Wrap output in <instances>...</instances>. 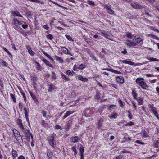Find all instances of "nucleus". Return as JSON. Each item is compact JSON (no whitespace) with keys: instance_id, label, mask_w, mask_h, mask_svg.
Listing matches in <instances>:
<instances>
[{"instance_id":"a211bd4d","label":"nucleus","mask_w":159,"mask_h":159,"mask_svg":"<svg viewBox=\"0 0 159 159\" xmlns=\"http://www.w3.org/2000/svg\"><path fill=\"white\" fill-rule=\"evenodd\" d=\"M11 154L13 157V159H15L18 156V154L17 151L14 149H12V151Z\"/></svg>"},{"instance_id":"58836bf2","label":"nucleus","mask_w":159,"mask_h":159,"mask_svg":"<svg viewBox=\"0 0 159 159\" xmlns=\"http://www.w3.org/2000/svg\"><path fill=\"white\" fill-rule=\"evenodd\" d=\"M53 154L50 151H48L47 153V156L49 158H52V156Z\"/></svg>"},{"instance_id":"f03ea898","label":"nucleus","mask_w":159,"mask_h":159,"mask_svg":"<svg viewBox=\"0 0 159 159\" xmlns=\"http://www.w3.org/2000/svg\"><path fill=\"white\" fill-rule=\"evenodd\" d=\"M143 78H138L136 79V82L142 88L146 89V88H148V86L146 82L143 81Z\"/></svg>"},{"instance_id":"de8ad7c7","label":"nucleus","mask_w":159,"mask_h":159,"mask_svg":"<svg viewBox=\"0 0 159 159\" xmlns=\"http://www.w3.org/2000/svg\"><path fill=\"white\" fill-rule=\"evenodd\" d=\"M127 112L128 114V116L130 119H131L132 117V116L131 114V112L130 111H127Z\"/></svg>"},{"instance_id":"338daca9","label":"nucleus","mask_w":159,"mask_h":159,"mask_svg":"<svg viewBox=\"0 0 159 159\" xmlns=\"http://www.w3.org/2000/svg\"><path fill=\"white\" fill-rule=\"evenodd\" d=\"M134 123L132 122H128L127 123V125H134Z\"/></svg>"},{"instance_id":"1a4fd4ad","label":"nucleus","mask_w":159,"mask_h":159,"mask_svg":"<svg viewBox=\"0 0 159 159\" xmlns=\"http://www.w3.org/2000/svg\"><path fill=\"white\" fill-rule=\"evenodd\" d=\"M116 81L117 83L120 84H123L124 82V78L121 76H117L115 77Z\"/></svg>"},{"instance_id":"680f3d73","label":"nucleus","mask_w":159,"mask_h":159,"mask_svg":"<svg viewBox=\"0 0 159 159\" xmlns=\"http://www.w3.org/2000/svg\"><path fill=\"white\" fill-rule=\"evenodd\" d=\"M154 115L156 116V117L158 119H159V117H158V114L157 111H156L154 113H153Z\"/></svg>"},{"instance_id":"b1692460","label":"nucleus","mask_w":159,"mask_h":159,"mask_svg":"<svg viewBox=\"0 0 159 159\" xmlns=\"http://www.w3.org/2000/svg\"><path fill=\"white\" fill-rule=\"evenodd\" d=\"M73 113V112L70 111H68L64 115V116L63 117V119L66 118L68 116H69L70 114H72Z\"/></svg>"},{"instance_id":"a19ab883","label":"nucleus","mask_w":159,"mask_h":159,"mask_svg":"<svg viewBox=\"0 0 159 159\" xmlns=\"http://www.w3.org/2000/svg\"><path fill=\"white\" fill-rule=\"evenodd\" d=\"M65 36L67 38L68 40L71 41H73L71 37L70 36L67 35H65Z\"/></svg>"},{"instance_id":"4be33fe9","label":"nucleus","mask_w":159,"mask_h":159,"mask_svg":"<svg viewBox=\"0 0 159 159\" xmlns=\"http://www.w3.org/2000/svg\"><path fill=\"white\" fill-rule=\"evenodd\" d=\"M103 121V120L102 119H100L98 120L97 127L98 129H99L102 126V125Z\"/></svg>"},{"instance_id":"c85d7f7f","label":"nucleus","mask_w":159,"mask_h":159,"mask_svg":"<svg viewBox=\"0 0 159 159\" xmlns=\"http://www.w3.org/2000/svg\"><path fill=\"white\" fill-rule=\"evenodd\" d=\"M79 151H80L79 154L84 153V149L83 146L81 145V147L79 148Z\"/></svg>"},{"instance_id":"37998d69","label":"nucleus","mask_w":159,"mask_h":159,"mask_svg":"<svg viewBox=\"0 0 159 159\" xmlns=\"http://www.w3.org/2000/svg\"><path fill=\"white\" fill-rule=\"evenodd\" d=\"M151 110L152 111L153 113H154L156 111V108L153 106H151L150 107Z\"/></svg>"},{"instance_id":"6e6552de","label":"nucleus","mask_w":159,"mask_h":159,"mask_svg":"<svg viewBox=\"0 0 159 159\" xmlns=\"http://www.w3.org/2000/svg\"><path fill=\"white\" fill-rule=\"evenodd\" d=\"M100 34L104 37L110 39L111 37L107 34V32L105 30H100Z\"/></svg>"},{"instance_id":"3c124183","label":"nucleus","mask_w":159,"mask_h":159,"mask_svg":"<svg viewBox=\"0 0 159 159\" xmlns=\"http://www.w3.org/2000/svg\"><path fill=\"white\" fill-rule=\"evenodd\" d=\"M87 3L90 5H92V6L94 5V2L92 1L89 0L87 2Z\"/></svg>"},{"instance_id":"774afa93","label":"nucleus","mask_w":159,"mask_h":159,"mask_svg":"<svg viewBox=\"0 0 159 159\" xmlns=\"http://www.w3.org/2000/svg\"><path fill=\"white\" fill-rule=\"evenodd\" d=\"M18 159H25V158L23 156H20L18 157Z\"/></svg>"},{"instance_id":"ea45409f","label":"nucleus","mask_w":159,"mask_h":159,"mask_svg":"<svg viewBox=\"0 0 159 159\" xmlns=\"http://www.w3.org/2000/svg\"><path fill=\"white\" fill-rule=\"evenodd\" d=\"M131 103L133 105V108L135 110L137 111V106L135 104V102L134 101H132Z\"/></svg>"},{"instance_id":"8fccbe9b","label":"nucleus","mask_w":159,"mask_h":159,"mask_svg":"<svg viewBox=\"0 0 159 159\" xmlns=\"http://www.w3.org/2000/svg\"><path fill=\"white\" fill-rule=\"evenodd\" d=\"M51 1L52 2V3H53V4L58 6H59V7H61L63 8H64V7L63 6H62L61 5L59 4H58L56 3L55 2H54V1H51Z\"/></svg>"},{"instance_id":"0eeeda50","label":"nucleus","mask_w":159,"mask_h":159,"mask_svg":"<svg viewBox=\"0 0 159 159\" xmlns=\"http://www.w3.org/2000/svg\"><path fill=\"white\" fill-rule=\"evenodd\" d=\"M104 7L107 11V13L109 14H113L114 13V11L111 8V5H108L106 4L104 5Z\"/></svg>"},{"instance_id":"6ab92c4d","label":"nucleus","mask_w":159,"mask_h":159,"mask_svg":"<svg viewBox=\"0 0 159 159\" xmlns=\"http://www.w3.org/2000/svg\"><path fill=\"white\" fill-rule=\"evenodd\" d=\"M42 61L44 62V63H45L46 65L51 68H53V66L51 64L50 62L46 59H43Z\"/></svg>"},{"instance_id":"bb28decb","label":"nucleus","mask_w":159,"mask_h":159,"mask_svg":"<svg viewBox=\"0 0 159 159\" xmlns=\"http://www.w3.org/2000/svg\"><path fill=\"white\" fill-rule=\"evenodd\" d=\"M132 94L133 95V97L134 99L137 98V93L136 92V91L135 90H133L132 91Z\"/></svg>"},{"instance_id":"423d86ee","label":"nucleus","mask_w":159,"mask_h":159,"mask_svg":"<svg viewBox=\"0 0 159 159\" xmlns=\"http://www.w3.org/2000/svg\"><path fill=\"white\" fill-rule=\"evenodd\" d=\"M121 61L122 63H123L127 64L130 65H134L135 66H140L141 65H142L144 64L143 63H138L137 64H135V63L133 62L128 61L125 60H122Z\"/></svg>"},{"instance_id":"c756f323","label":"nucleus","mask_w":159,"mask_h":159,"mask_svg":"<svg viewBox=\"0 0 159 159\" xmlns=\"http://www.w3.org/2000/svg\"><path fill=\"white\" fill-rule=\"evenodd\" d=\"M86 65L84 64H81L79 66V67L78 68V69L80 70H83L84 68H86Z\"/></svg>"},{"instance_id":"a18cd8bd","label":"nucleus","mask_w":159,"mask_h":159,"mask_svg":"<svg viewBox=\"0 0 159 159\" xmlns=\"http://www.w3.org/2000/svg\"><path fill=\"white\" fill-rule=\"evenodd\" d=\"M124 157L122 155H120L116 157V159H124Z\"/></svg>"},{"instance_id":"864d4df0","label":"nucleus","mask_w":159,"mask_h":159,"mask_svg":"<svg viewBox=\"0 0 159 159\" xmlns=\"http://www.w3.org/2000/svg\"><path fill=\"white\" fill-rule=\"evenodd\" d=\"M41 113H42L43 116V117H45L47 115V112L45 111L42 110Z\"/></svg>"},{"instance_id":"052dcab7","label":"nucleus","mask_w":159,"mask_h":159,"mask_svg":"<svg viewBox=\"0 0 159 159\" xmlns=\"http://www.w3.org/2000/svg\"><path fill=\"white\" fill-rule=\"evenodd\" d=\"M115 107V106L114 105H110L109 107V110H111V108H114Z\"/></svg>"},{"instance_id":"c9c22d12","label":"nucleus","mask_w":159,"mask_h":159,"mask_svg":"<svg viewBox=\"0 0 159 159\" xmlns=\"http://www.w3.org/2000/svg\"><path fill=\"white\" fill-rule=\"evenodd\" d=\"M10 95L11 97V98L13 100V102H16V99L15 96L12 93H11L10 94Z\"/></svg>"},{"instance_id":"bf43d9fd","label":"nucleus","mask_w":159,"mask_h":159,"mask_svg":"<svg viewBox=\"0 0 159 159\" xmlns=\"http://www.w3.org/2000/svg\"><path fill=\"white\" fill-rule=\"evenodd\" d=\"M26 14L27 16L29 17H31L32 16V15L30 11L27 12H26Z\"/></svg>"},{"instance_id":"72a5a7b5","label":"nucleus","mask_w":159,"mask_h":159,"mask_svg":"<svg viewBox=\"0 0 159 159\" xmlns=\"http://www.w3.org/2000/svg\"><path fill=\"white\" fill-rule=\"evenodd\" d=\"M84 39L85 41L87 42L88 44H90L91 43H93V40H91L87 38H84Z\"/></svg>"},{"instance_id":"79ce46f5","label":"nucleus","mask_w":159,"mask_h":159,"mask_svg":"<svg viewBox=\"0 0 159 159\" xmlns=\"http://www.w3.org/2000/svg\"><path fill=\"white\" fill-rule=\"evenodd\" d=\"M119 103L121 107H123L124 106V102H123L122 101L119 99L118 100Z\"/></svg>"},{"instance_id":"49530a36","label":"nucleus","mask_w":159,"mask_h":159,"mask_svg":"<svg viewBox=\"0 0 159 159\" xmlns=\"http://www.w3.org/2000/svg\"><path fill=\"white\" fill-rule=\"evenodd\" d=\"M95 98L97 99H99L100 98V93H99L97 92L95 96Z\"/></svg>"},{"instance_id":"c03bdc74","label":"nucleus","mask_w":159,"mask_h":159,"mask_svg":"<svg viewBox=\"0 0 159 159\" xmlns=\"http://www.w3.org/2000/svg\"><path fill=\"white\" fill-rule=\"evenodd\" d=\"M54 87V86L53 85H50L48 91L49 92L52 91Z\"/></svg>"},{"instance_id":"a878e982","label":"nucleus","mask_w":159,"mask_h":159,"mask_svg":"<svg viewBox=\"0 0 159 159\" xmlns=\"http://www.w3.org/2000/svg\"><path fill=\"white\" fill-rule=\"evenodd\" d=\"M55 58L57 61H59L60 63H62L64 61L62 58L58 56H55Z\"/></svg>"},{"instance_id":"2f4dec72","label":"nucleus","mask_w":159,"mask_h":159,"mask_svg":"<svg viewBox=\"0 0 159 159\" xmlns=\"http://www.w3.org/2000/svg\"><path fill=\"white\" fill-rule=\"evenodd\" d=\"M147 59L148 60L150 61H159V60H158L156 58H153V57H148L147 58Z\"/></svg>"},{"instance_id":"412c9836","label":"nucleus","mask_w":159,"mask_h":159,"mask_svg":"<svg viewBox=\"0 0 159 159\" xmlns=\"http://www.w3.org/2000/svg\"><path fill=\"white\" fill-rule=\"evenodd\" d=\"M118 115L116 113L114 112L108 116V117L111 119L116 118Z\"/></svg>"},{"instance_id":"f257e3e1","label":"nucleus","mask_w":159,"mask_h":159,"mask_svg":"<svg viewBox=\"0 0 159 159\" xmlns=\"http://www.w3.org/2000/svg\"><path fill=\"white\" fill-rule=\"evenodd\" d=\"M143 39L140 37L136 38L134 36L133 38V40L132 41L130 40H124V43L129 46V48L134 47L137 45V44L140 43V44L142 45L143 44Z\"/></svg>"},{"instance_id":"7c9ffc66","label":"nucleus","mask_w":159,"mask_h":159,"mask_svg":"<svg viewBox=\"0 0 159 159\" xmlns=\"http://www.w3.org/2000/svg\"><path fill=\"white\" fill-rule=\"evenodd\" d=\"M159 143V140H155L153 144V146L155 148H158L159 147L158 144Z\"/></svg>"},{"instance_id":"aec40b11","label":"nucleus","mask_w":159,"mask_h":159,"mask_svg":"<svg viewBox=\"0 0 159 159\" xmlns=\"http://www.w3.org/2000/svg\"><path fill=\"white\" fill-rule=\"evenodd\" d=\"M137 100L139 105H142L143 104V99L139 97L135 99Z\"/></svg>"},{"instance_id":"7ed1b4c3","label":"nucleus","mask_w":159,"mask_h":159,"mask_svg":"<svg viewBox=\"0 0 159 159\" xmlns=\"http://www.w3.org/2000/svg\"><path fill=\"white\" fill-rule=\"evenodd\" d=\"M13 132L14 135L17 140L19 142L22 141V139L21 136L20 134V132L16 129H13Z\"/></svg>"},{"instance_id":"13d9d810","label":"nucleus","mask_w":159,"mask_h":159,"mask_svg":"<svg viewBox=\"0 0 159 159\" xmlns=\"http://www.w3.org/2000/svg\"><path fill=\"white\" fill-rule=\"evenodd\" d=\"M121 152L122 153H130V151H128L126 150H124L122 151Z\"/></svg>"},{"instance_id":"dca6fc26","label":"nucleus","mask_w":159,"mask_h":159,"mask_svg":"<svg viewBox=\"0 0 159 159\" xmlns=\"http://www.w3.org/2000/svg\"><path fill=\"white\" fill-rule=\"evenodd\" d=\"M26 47L28 50V52L32 56H34V52L31 50V48L30 45H26Z\"/></svg>"},{"instance_id":"603ef678","label":"nucleus","mask_w":159,"mask_h":159,"mask_svg":"<svg viewBox=\"0 0 159 159\" xmlns=\"http://www.w3.org/2000/svg\"><path fill=\"white\" fill-rule=\"evenodd\" d=\"M47 37L48 39L50 40H52L53 38L52 35L51 34L48 35L47 36Z\"/></svg>"},{"instance_id":"4468645a","label":"nucleus","mask_w":159,"mask_h":159,"mask_svg":"<svg viewBox=\"0 0 159 159\" xmlns=\"http://www.w3.org/2000/svg\"><path fill=\"white\" fill-rule=\"evenodd\" d=\"M80 140V138L78 136L72 137L71 138L70 142L73 143H76Z\"/></svg>"},{"instance_id":"f8f14e48","label":"nucleus","mask_w":159,"mask_h":159,"mask_svg":"<svg viewBox=\"0 0 159 159\" xmlns=\"http://www.w3.org/2000/svg\"><path fill=\"white\" fill-rule=\"evenodd\" d=\"M29 93L32 98L34 100V102L36 104H38L39 103V101L37 99L35 95L31 91H29Z\"/></svg>"},{"instance_id":"2eb2a0df","label":"nucleus","mask_w":159,"mask_h":159,"mask_svg":"<svg viewBox=\"0 0 159 159\" xmlns=\"http://www.w3.org/2000/svg\"><path fill=\"white\" fill-rule=\"evenodd\" d=\"M24 110L25 112V116L26 119L27 121H29L28 118V113L29 112V109H27L26 107H25L24 109Z\"/></svg>"},{"instance_id":"39448f33","label":"nucleus","mask_w":159,"mask_h":159,"mask_svg":"<svg viewBox=\"0 0 159 159\" xmlns=\"http://www.w3.org/2000/svg\"><path fill=\"white\" fill-rule=\"evenodd\" d=\"M25 135L27 140L28 141H30V137H31L32 139H33V137L30 132V130L28 129H24V131H22Z\"/></svg>"},{"instance_id":"393cba45","label":"nucleus","mask_w":159,"mask_h":159,"mask_svg":"<svg viewBox=\"0 0 159 159\" xmlns=\"http://www.w3.org/2000/svg\"><path fill=\"white\" fill-rule=\"evenodd\" d=\"M12 13L13 16H18L21 17H23L20 14V13L18 11H13L12 12Z\"/></svg>"},{"instance_id":"5701e85b","label":"nucleus","mask_w":159,"mask_h":159,"mask_svg":"<svg viewBox=\"0 0 159 159\" xmlns=\"http://www.w3.org/2000/svg\"><path fill=\"white\" fill-rule=\"evenodd\" d=\"M61 78L64 79L66 81H68L70 80V79L69 78V77H67L66 75H65L63 73H62L61 75Z\"/></svg>"},{"instance_id":"09e8293b","label":"nucleus","mask_w":159,"mask_h":159,"mask_svg":"<svg viewBox=\"0 0 159 159\" xmlns=\"http://www.w3.org/2000/svg\"><path fill=\"white\" fill-rule=\"evenodd\" d=\"M62 48L64 49L62 50L63 53L65 54H66V53L67 52V50H68V49L65 47H62Z\"/></svg>"},{"instance_id":"473e14b6","label":"nucleus","mask_w":159,"mask_h":159,"mask_svg":"<svg viewBox=\"0 0 159 159\" xmlns=\"http://www.w3.org/2000/svg\"><path fill=\"white\" fill-rule=\"evenodd\" d=\"M0 62L2 66H7V62L4 60L1 59L0 60Z\"/></svg>"},{"instance_id":"ddd939ff","label":"nucleus","mask_w":159,"mask_h":159,"mask_svg":"<svg viewBox=\"0 0 159 159\" xmlns=\"http://www.w3.org/2000/svg\"><path fill=\"white\" fill-rule=\"evenodd\" d=\"M17 123L18 124V125L20 128L21 131H24V129H25V128L23 126L22 123V120L21 119H19L17 120Z\"/></svg>"},{"instance_id":"69168bd1","label":"nucleus","mask_w":159,"mask_h":159,"mask_svg":"<svg viewBox=\"0 0 159 159\" xmlns=\"http://www.w3.org/2000/svg\"><path fill=\"white\" fill-rule=\"evenodd\" d=\"M71 149L74 152L77 151V150L76 149L75 147V146H73V147H72Z\"/></svg>"},{"instance_id":"5fc2aeb1","label":"nucleus","mask_w":159,"mask_h":159,"mask_svg":"<svg viewBox=\"0 0 159 159\" xmlns=\"http://www.w3.org/2000/svg\"><path fill=\"white\" fill-rule=\"evenodd\" d=\"M56 75L55 72H52V78L53 79H56Z\"/></svg>"},{"instance_id":"0e129e2a","label":"nucleus","mask_w":159,"mask_h":159,"mask_svg":"<svg viewBox=\"0 0 159 159\" xmlns=\"http://www.w3.org/2000/svg\"><path fill=\"white\" fill-rule=\"evenodd\" d=\"M37 79H38V78L37 77H33V81H34V83H35V84L36 81L37 80Z\"/></svg>"},{"instance_id":"4d7b16f0","label":"nucleus","mask_w":159,"mask_h":159,"mask_svg":"<svg viewBox=\"0 0 159 159\" xmlns=\"http://www.w3.org/2000/svg\"><path fill=\"white\" fill-rule=\"evenodd\" d=\"M66 73L68 75H73L72 74L71 72L69 70H68L66 71Z\"/></svg>"},{"instance_id":"6e6d98bb","label":"nucleus","mask_w":159,"mask_h":159,"mask_svg":"<svg viewBox=\"0 0 159 159\" xmlns=\"http://www.w3.org/2000/svg\"><path fill=\"white\" fill-rule=\"evenodd\" d=\"M21 93L23 96L24 101H25L26 100V98L25 93H24V92H21Z\"/></svg>"},{"instance_id":"cd10ccee","label":"nucleus","mask_w":159,"mask_h":159,"mask_svg":"<svg viewBox=\"0 0 159 159\" xmlns=\"http://www.w3.org/2000/svg\"><path fill=\"white\" fill-rule=\"evenodd\" d=\"M42 52L45 55V56H47L48 58H49L52 61H53V59L50 56H49L48 54L45 51H44L43 50H42Z\"/></svg>"},{"instance_id":"e2e57ef3","label":"nucleus","mask_w":159,"mask_h":159,"mask_svg":"<svg viewBox=\"0 0 159 159\" xmlns=\"http://www.w3.org/2000/svg\"><path fill=\"white\" fill-rule=\"evenodd\" d=\"M150 29L151 30H154V31H156V29H157L155 27H153V26H150Z\"/></svg>"},{"instance_id":"9d476101","label":"nucleus","mask_w":159,"mask_h":159,"mask_svg":"<svg viewBox=\"0 0 159 159\" xmlns=\"http://www.w3.org/2000/svg\"><path fill=\"white\" fill-rule=\"evenodd\" d=\"M54 137L53 136L50 137L48 140L49 144L52 147L54 148L56 147V143L54 142Z\"/></svg>"},{"instance_id":"9b49d317","label":"nucleus","mask_w":159,"mask_h":159,"mask_svg":"<svg viewBox=\"0 0 159 159\" xmlns=\"http://www.w3.org/2000/svg\"><path fill=\"white\" fill-rule=\"evenodd\" d=\"M131 5L135 9H139L143 8V7L141 5L138 3H132L131 4Z\"/></svg>"},{"instance_id":"20e7f679","label":"nucleus","mask_w":159,"mask_h":159,"mask_svg":"<svg viewBox=\"0 0 159 159\" xmlns=\"http://www.w3.org/2000/svg\"><path fill=\"white\" fill-rule=\"evenodd\" d=\"M13 21L14 25H15V26L14 27V28L17 31L21 30V28L20 27V25L22 24L16 18H14L13 19Z\"/></svg>"},{"instance_id":"f3484780","label":"nucleus","mask_w":159,"mask_h":159,"mask_svg":"<svg viewBox=\"0 0 159 159\" xmlns=\"http://www.w3.org/2000/svg\"><path fill=\"white\" fill-rule=\"evenodd\" d=\"M77 78L79 80L84 82H87L88 81L87 78H84L81 75H79L78 76Z\"/></svg>"},{"instance_id":"e433bc0d","label":"nucleus","mask_w":159,"mask_h":159,"mask_svg":"<svg viewBox=\"0 0 159 159\" xmlns=\"http://www.w3.org/2000/svg\"><path fill=\"white\" fill-rule=\"evenodd\" d=\"M110 70V71L111 72H113L114 73H115V74H121V72H120V71H117V70H114L113 69H111V70Z\"/></svg>"},{"instance_id":"4c0bfd02","label":"nucleus","mask_w":159,"mask_h":159,"mask_svg":"<svg viewBox=\"0 0 159 159\" xmlns=\"http://www.w3.org/2000/svg\"><path fill=\"white\" fill-rule=\"evenodd\" d=\"M42 125L44 127L46 128L48 127V124L46 123V122L44 120H42Z\"/></svg>"},{"instance_id":"f704fd0d","label":"nucleus","mask_w":159,"mask_h":159,"mask_svg":"<svg viewBox=\"0 0 159 159\" xmlns=\"http://www.w3.org/2000/svg\"><path fill=\"white\" fill-rule=\"evenodd\" d=\"M126 37L128 38H132L133 37V35L129 32H127L126 34Z\"/></svg>"}]
</instances>
